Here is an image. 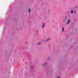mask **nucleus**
Returning <instances> with one entry per match:
<instances>
[{
	"label": "nucleus",
	"mask_w": 78,
	"mask_h": 78,
	"mask_svg": "<svg viewBox=\"0 0 78 78\" xmlns=\"http://www.w3.org/2000/svg\"><path fill=\"white\" fill-rule=\"evenodd\" d=\"M43 25L42 27V28H44V26H45V23H43Z\"/></svg>",
	"instance_id": "1"
},
{
	"label": "nucleus",
	"mask_w": 78,
	"mask_h": 78,
	"mask_svg": "<svg viewBox=\"0 0 78 78\" xmlns=\"http://www.w3.org/2000/svg\"><path fill=\"white\" fill-rule=\"evenodd\" d=\"M44 41V40H43V41Z\"/></svg>",
	"instance_id": "11"
},
{
	"label": "nucleus",
	"mask_w": 78,
	"mask_h": 78,
	"mask_svg": "<svg viewBox=\"0 0 78 78\" xmlns=\"http://www.w3.org/2000/svg\"><path fill=\"white\" fill-rule=\"evenodd\" d=\"M64 28L63 27L62 28V32H63V31H64Z\"/></svg>",
	"instance_id": "5"
},
{
	"label": "nucleus",
	"mask_w": 78,
	"mask_h": 78,
	"mask_svg": "<svg viewBox=\"0 0 78 78\" xmlns=\"http://www.w3.org/2000/svg\"><path fill=\"white\" fill-rule=\"evenodd\" d=\"M41 0V1H42V0Z\"/></svg>",
	"instance_id": "12"
},
{
	"label": "nucleus",
	"mask_w": 78,
	"mask_h": 78,
	"mask_svg": "<svg viewBox=\"0 0 78 78\" xmlns=\"http://www.w3.org/2000/svg\"><path fill=\"white\" fill-rule=\"evenodd\" d=\"M41 43L39 42L38 43H37V45H40V44H41Z\"/></svg>",
	"instance_id": "6"
},
{
	"label": "nucleus",
	"mask_w": 78,
	"mask_h": 78,
	"mask_svg": "<svg viewBox=\"0 0 78 78\" xmlns=\"http://www.w3.org/2000/svg\"><path fill=\"white\" fill-rule=\"evenodd\" d=\"M50 39H47L45 41V42H47V41H50Z\"/></svg>",
	"instance_id": "2"
},
{
	"label": "nucleus",
	"mask_w": 78,
	"mask_h": 78,
	"mask_svg": "<svg viewBox=\"0 0 78 78\" xmlns=\"http://www.w3.org/2000/svg\"><path fill=\"white\" fill-rule=\"evenodd\" d=\"M30 10H31V9H29V12H30Z\"/></svg>",
	"instance_id": "7"
},
{
	"label": "nucleus",
	"mask_w": 78,
	"mask_h": 78,
	"mask_svg": "<svg viewBox=\"0 0 78 78\" xmlns=\"http://www.w3.org/2000/svg\"><path fill=\"white\" fill-rule=\"evenodd\" d=\"M71 14H73V11L72 10L71 12H70Z\"/></svg>",
	"instance_id": "4"
},
{
	"label": "nucleus",
	"mask_w": 78,
	"mask_h": 78,
	"mask_svg": "<svg viewBox=\"0 0 78 78\" xmlns=\"http://www.w3.org/2000/svg\"><path fill=\"white\" fill-rule=\"evenodd\" d=\"M70 22V20H69L68 22H67V23L69 24Z\"/></svg>",
	"instance_id": "3"
},
{
	"label": "nucleus",
	"mask_w": 78,
	"mask_h": 78,
	"mask_svg": "<svg viewBox=\"0 0 78 78\" xmlns=\"http://www.w3.org/2000/svg\"><path fill=\"white\" fill-rule=\"evenodd\" d=\"M76 8H77V7H76Z\"/></svg>",
	"instance_id": "10"
},
{
	"label": "nucleus",
	"mask_w": 78,
	"mask_h": 78,
	"mask_svg": "<svg viewBox=\"0 0 78 78\" xmlns=\"http://www.w3.org/2000/svg\"><path fill=\"white\" fill-rule=\"evenodd\" d=\"M45 64H44L43 65V66H45Z\"/></svg>",
	"instance_id": "8"
},
{
	"label": "nucleus",
	"mask_w": 78,
	"mask_h": 78,
	"mask_svg": "<svg viewBox=\"0 0 78 78\" xmlns=\"http://www.w3.org/2000/svg\"><path fill=\"white\" fill-rule=\"evenodd\" d=\"M57 78H59V76L58 77H57Z\"/></svg>",
	"instance_id": "9"
}]
</instances>
